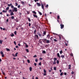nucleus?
Here are the masks:
<instances>
[{
	"label": "nucleus",
	"instance_id": "obj_48",
	"mask_svg": "<svg viewBox=\"0 0 79 79\" xmlns=\"http://www.w3.org/2000/svg\"><path fill=\"white\" fill-rule=\"evenodd\" d=\"M18 5V3H15V6H17Z\"/></svg>",
	"mask_w": 79,
	"mask_h": 79
},
{
	"label": "nucleus",
	"instance_id": "obj_39",
	"mask_svg": "<svg viewBox=\"0 0 79 79\" xmlns=\"http://www.w3.org/2000/svg\"><path fill=\"white\" fill-rule=\"evenodd\" d=\"M54 70H55V71H56V67H55L54 68Z\"/></svg>",
	"mask_w": 79,
	"mask_h": 79
},
{
	"label": "nucleus",
	"instance_id": "obj_17",
	"mask_svg": "<svg viewBox=\"0 0 79 79\" xmlns=\"http://www.w3.org/2000/svg\"><path fill=\"white\" fill-rule=\"evenodd\" d=\"M32 68L31 67H30L29 68V70L30 71H32Z\"/></svg>",
	"mask_w": 79,
	"mask_h": 79
},
{
	"label": "nucleus",
	"instance_id": "obj_22",
	"mask_svg": "<svg viewBox=\"0 0 79 79\" xmlns=\"http://www.w3.org/2000/svg\"><path fill=\"white\" fill-rule=\"evenodd\" d=\"M28 21H29V22H31V19H30V18H28Z\"/></svg>",
	"mask_w": 79,
	"mask_h": 79
},
{
	"label": "nucleus",
	"instance_id": "obj_41",
	"mask_svg": "<svg viewBox=\"0 0 79 79\" xmlns=\"http://www.w3.org/2000/svg\"><path fill=\"white\" fill-rule=\"evenodd\" d=\"M11 7L12 8H14V6L13 5H12L11 6Z\"/></svg>",
	"mask_w": 79,
	"mask_h": 79
},
{
	"label": "nucleus",
	"instance_id": "obj_10",
	"mask_svg": "<svg viewBox=\"0 0 79 79\" xmlns=\"http://www.w3.org/2000/svg\"><path fill=\"white\" fill-rule=\"evenodd\" d=\"M12 3H10V4H8L7 5L8 6H11L12 5Z\"/></svg>",
	"mask_w": 79,
	"mask_h": 79
},
{
	"label": "nucleus",
	"instance_id": "obj_20",
	"mask_svg": "<svg viewBox=\"0 0 79 79\" xmlns=\"http://www.w3.org/2000/svg\"><path fill=\"white\" fill-rule=\"evenodd\" d=\"M2 12H3V13H6V12H7V10H3Z\"/></svg>",
	"mask_w": 79,
	"mask_h": 79
},
{
	"label": "nucleus",
	"instance_id": "obj_37",
	"mask_svg": "<svg viewBox=\"0 0 79 79\" xmlns=\"http://www.w3.org/2000/svg\"><path fill=\"white\" fill-rule=\"evenodd\" d=\"M50 36L49 35H47V37H48V38H50Z\"/></svg>",
	"mask_w": 79,
	"mask_h": 79
},
{
	"label": "nucleus",
	"instance_id": "obj_8",
	"mask_svg": "<svg viewBox=\"0 0 79 79\" xmlns=\"http://www.w3.org/2000/svg\"><path fill=\"white\" fill-rule=\"evenodd\" d=\"M38 35H39V37H42V34H40V33H37Z\"/></svg>",
	"mask_w": 79,
	"mask_h": 79
},
{
	"label": "nucleus",
	"instance_id": "obj_54",
	"mask_svg": "<svg viewBox=\"0 0 79 79\" xmlns=\"http://www.w3.org/2000/svg\"><path fill=\"white\" fill-rule=\"evenodd\" d=\"M46 75H47V73H44V76H46Z\"/></svg>",
	"mask_w": 79,
	"mask_h": 79
},
{
	"label": "nucleus",
	"instance_id": "obj_9",
	"mask_svg": "<svg viewBox=\"0 0 79 79\" xmlns=\"http://www.w3.org/2000/svg\"><path fill=\"white\" fill-rule=\"evenodd\" d=\"M41 7L42 9H43V10H44V6L43 4H41Z\"/></svg>",
	"mask_w": 79,
	"mask_h": 79
},
{
	"label": "nucleus",
	"instance_id": "obj_47",
	"mask_svg": "<svg viewBox=\"0 0 79 79\" xmlns=\"http://www.w3.org/2000/svg\"><path fill=\"white\" fill-rule=\"evenodd\" d=\"M45 7H46V8H48V5H47L46 6H45Z\"/></svg>",
	"mask_w": 79,
	"mask_h": 79
},
{
	"label": "nucleus",
	"instance_id": "obj_50",
	"mask_svg": "<svg viewBox=\"0 0 79 79\" xmlns=\"http://www.w3.org/2000/svg\"><path fill=\"white\" fill-rule=\"evenodd\" d=\"M35 2H39V0H34Z\"/></svg>",
	"mask_w": 79,
	"mask_h": 79
},
{
	"label": "nucleus",
	"instance_id": "obj_62",
	"mask_svg": "<svg viewBox=\"0 0 79 79\" xmlns=\"http://www.w3.org/2000/svg\"><path fill=\"white\" fill-rule=\"evenodd\" d=\"M26 47H27V48L28 47V45H27V44L26 45Z\"/></svg>",
	"mask_w": 79,
	"mask_h": 79
},
{
	"label": "nucleus",
	"instance_id": "obj_5",
	"mask_svg": "<svg viewBox=\"0 0 79 79\" xmlns=\"http://www.w3.org/2000/svg\"><path fill=\"white\" fill-rule=\"evenodd\" d=\"M35 38H37V39H39V36L37 35H35Z\"/></svg>",
	"mask_w": 79,
	"mask_h": 79
},
{
	"label": "nucleus",
	"instance_id": "obj_15",
	"mask_svg": "<svg viewBox=\"0 0 79 79\" xmlns=\"http://www.w3.org/2000/svg\"><path fill=\"white\" fill-rule=\"evenodd\" d=\"M46 43H47V44H49V43H50V41L49 40H47Z\"/></svg>",
	"mask_w": 79,
	"mask_h": 79
},
{
	"label": "nucleus",
	"instance_id": "obj_31",
	"mask_svg": "<svg viewBox=\"0 0 79 79\" xmlns=\"http://www.w3.org/2000/svg\"><path fill=\"white\" fill-rule=\"evenodd\" d=\"M59 62H60V61H59V60H57L56 63H57V64H59Z\"/></svg>",
	"mask_w": 79,
	"mask_h": 79
},
{
	"label": "nucleus",
	"instance_id": "obj_6",
	"mask_svg": "<svg viewBox=\"0 0 79 79\" xmlns=\"http://www.w3.org/2000/svg\"><path fill=\"white\" fill-rule=\"evenodd\" d=\"M37 5L38 6H41V4H40L39 3L37 2Z\"/></svg>",
	"mask_w": 79,
	"mask_h": 79
},
{
	"label": "nucleus",
	"instance_id": "obj_33",
	"mask_svg": "<svg viewBox=\"0 0 79 79\" xmlns=\"http://www.w3.org/2000/svg\"><path fill=\"white\" fill-rule=\"evenodd\" d=\"M35 61L36 62H38V59H35Z\"/></svg>",
	"mask_w": 79,
	"mask_h": 79
},
{
	"label": "nucleus",
	"instance_id": "obj_43",
	"mask_svg": "<svg viewBox=\"0 0 79 79\" xmlns=\"http://www.w3.org/2000/svg\"><path fill=\"white\" fill-rule=\"evenodd\" d=\"M35 32H36V29H35V30L34 31V33L35 34H36V33H35Z\"/></svg>",
	"mask_w": 79,
	"mask_h": 79
},
{
	"label": "nucleus",
	"instance_id": "obj_12",
	"mask_svg": "<svg viewBox=\"0 0 79 79\" xmlns=\"http://www.w3.org/2000/svg\"><path fill=\"white\" fill-rule=\"evenodd\" d=\"M57 19H61V18H60V16L58 15L57 17Z\"/></svg>",
	"mask_w": 79,
	"mask_h": 79
},
{
	"label": "nucleus",
	"instance_id": "obj_4",
	"mask_svg": "<svg viewBox=\"0 0 79 79\" xmlns=\"http://www.w3.org/2000/svg\"><path fill=\"white\" fill-rule=\"evenodd\" d=\"M33 15L34 17L35 18H38V16H37V15L33 14Z\"/></svg>",
	"mask_w": 79,
	"mask_h": 79
},
{
	"label": "nucleus",
	"instance_id": "obj_52",
	"mask_svg": "<svg viewBox=\"0 0 79 79\" xmlns=\"http://www.w3.org/2000/svg\"><path fill=\"white\" fill-rule=\"evenodd\" d=\"M20 7H21V6H20V5H19L18 6V8H19Z\"/></svg>",
	"mask_w": 79,
	"mask_h": 79
},
{
	"label": "nucleus",
	"instance_id": "obj_64",
	"mask_svg": "<svg viewBox=\"0 0 79 79\" xmlns=\"http://www.w3.org/2000/svg\"><path fill=\"white\" fill-rule=\"evenodd\" d=\"M65 44L66 46H68V44L65 43Z\"/></svg>",
	"mask_w": 79,
	"mask_h": 79
},
{
	"label": "nucleus",
	"instance_id": "obj_53",
	"mask_svg": "<svg viewBox=\"0 0 79 79\" xmlns=\"http://www.w3.org/2000/svg\"><path fill=\"white\" fill-rule=\"evenodd\" d=\"M14 34L15 35H16V31H15L14 32Z\"/></svg>",
	"mask_w": 79,
	"mask_h": 79
},
{
	"label": "nucleus",
	"instance_id": "obj_61",
	"mask_svg": "<svg viewBox=\"0 0 79 79\" xmlns=\"http://www.w3.org/2000/svg\"><path fill=\"white\" fill-rule=\"evenodd\" d=\"M33 57H34V58L37 57V56L36 55H35L34 56H33Z\"/></svg>",
	"mask_w": 79,
	"mask_h": 79
},
{
	"label": "nucleus",
	"instance_id": "obj_35",
	"mask_svg": "<svg viewBox=\"0 0 79 79\" xmlns=\"http://www.w3.org/2000/svg\"><path fill=\"white\" fill-rule=\"evenodd\" d=\"M44 73H46L47 71H46V70H45V69H44Z\"/></svg>",
	"mask_w": 79,
	"mask_h": 79
},
{
	"label": "nucleus",
	"instance_id": "obj_49",
	"mask_svg": "<svg viewBox=\"0 0 79 79\" xmlns=\"http://www.w3.org/2000/svg\"><path fill=\"white\" fill-rule=\"evenodd\" d=\"M53 40H54V41H55V42H57V41H58L56 39H54Z\"/></svg>",
	"mask_w": 79,
	"mask_h": 79
},
{
	"label": "nucleus",
	"instance_id": "obj_63",
	"mask_svg": "<svg viewBox=\"0 0 79 79\" xmlns=\"http://www.w3.org/2000/svg\"><path fill=\"white\" fill-rule=\"evenodd\" d=\"M4 56V54H2V57H3Z\"/></svg>",
	"mask_w": 79,
	"mask_h": 79
},
{
	"label": "nucleus",
	"instance_id": "obj_34",
	"mask_svg": "<svg viewBox=\"0 0 79 79\" xmlns=\"http://www.w3.org/2000/svg\"><path fill=\"white\" fill-rule=\"evenodd\" d=\"M56 64V61L54 60V62L53 63V64Z\"/></svg>",
	"mask_w": 79,
	"mask_h": 79
},
{
	"label": "nucleus",
	"instance_id": "obj_3",
	"mask_svg": "<svg viewBox=\"0 0 79 79\" xmlns=\"http://www.w3.org/2000/svg\"><path fill=\"white\" fill-rule=\"evenodd\" d=\"M42 40L43 42H44V43H45L47 42V39H42Z\"/></svg>",
	"mask_w": 79,
	"mask_h": 79
},
{
	"label": "nucleus",
	"instance_id": "obj_2",
	"mask_svg": "<svg viewBox=\"0 0 79 79\" xmlns=\"http://www.w3.org/2000/svg\"><path fill=\"white\" fill-rule=\"evenodd\" d=\"M60 28L61 29H63L64 27V25L63 24V23H61L60 24Z\"/></svg>",
	"mask_w": 79,
	"mask_h": 79
},
{
	"label": "nucleus",
	"instance_id": "obj_24",
	"mask_svg": "<svg viewBox=\"0 0 79 79\" xmlns=\"http://www.w3.org/2000/svg\"><path fill=\"white\" fill-rule=\"evenodd\" d=\"M38 13L39 14H40V15H42V13L41 12H39V11H38Z\"/></svg>",
	"mask_w": 79,
	"mask_h": 79
},
{
	"label": "nucleus",
	"instance_id": "obj_38",
	"mask_svg": "<svg viewBox=\"0 0 79 79\" xmlns=\"http://www.w3.org/2000/svg\"><path fill=\"white\" fill-rule=\"evenodd\" d=\"M27 62L28 63H30V60H27Z\"/></svg>",
	"mask_w": 79,
	"mask_h": 79
},
{
	"label": "nucleus",
	"instance_id": "obj_28",
	"mask_svg": "<svg viewBox=\"0 0 79 79\" xmlns=\"http://www.w3.org/2000/svg\"><path fill=\"white\" fill-rule=\"evenodd\" d=\"M21 3L22 4H23H23H25V2L23 1H22Z\"/></svg>",
	"mask_w": 79,
	"mask_h": 79
},
{
	"label": "nucleus",
	"instance_id": "obj_36",
	"mask_svg": "<svg viewBox=\"0 0 79 79\" xmlns=\"http://www.w3.org/2000/svg\"><path fill=\"white\" fill-rule=\"evenodd\" d=\"M62 53H63V51H62V50H61L60 51V53L61 55V54H62Z\"/></svg>",
	"mask_w": 79,
	"mask_h": 79
},
{
	"label": "nucleus",
	"instance_id": "obj_51",
	"mask_svg": "<svg viewBox=\"0 0 79 79\" xmlns=\"http://www.w3.org/2000/svg\"><path fill=\"white\" fill-rule=\"evenodd\" d=\"M12 56H14V57H15V54H12Z\"/></svg>",
	"mask_w": 79,
	"mask_h": 79
},
{
	"label": "nucleus",
	"instance_id": "obj_14",
	"mask_svg": "<svg viewBox=\"0 0 79 79\" xmlns=\"http://www.w3.org/2000/svg\"><path fill=\"white\" fill-rule=\"evenodd\" d=\"M10 15L11 16H13V15H14V13H13V12H12L10 13Z\"/></svg>",
	"mask_w": 79,
	"mask_h": 79
},
{
	"label": "nucleus",
	"instance_id": "obj_59",
	"mask_svg": "<svg viewBox=\"0 0 79 79\" xmlns=\"http://www.w3.org/2000/svg\"><path fill=\"white\" fill-rule=\"evenodd\" d=\"M41 62H40L39 63V65H40V66H41Z\"/></svg>",
	"mask_w": 79,
	"mask_h": 79
},
{
	"label": "nucleus",
	"instance_id": "obj_58",
	"mask_svg": "<svg viewBox=\"0 0 79 79\" xmlns=\"http://www.w3.org/2000/svg\"><path fill=\"white\" fill-rule=\"evenodd\" d=\"M43 59L41 57H40V60H42Z\"/></svg>",
	"mask_w": 79,
	"mask_h": 79
},
{
	"label": "nucleus",
	"instance_id": "obj_18",
	"mask_svg": "<svg viewBox=\"0 0 79 79\" xmlns=\"http://www.w3.org/2000/svg\"><path fill=\"white\" fill-rule=\"evenodd\" d=\"M42 53H44V54H45V53H46V52L44 50L42 52Z\"/></svg>",
	"mask_w": 79,
	"mask_h": 79
},
{
	"label": "nucleus",
	"instance_id": "obj_30",
	"mask_svg": "<svg viewBox=\"0 0 79 79\" xmlns=\"http://www.w3.org/2000/svg\"><path fill=\"white\" fill-rule=\"evenodd\" d=\"M9 7L8 6L6 8V10H9Z\"/></svg>",
	"mask_w": 79,
	"mask_h": 79
},
{
	"label": "nucleus",
	"instance_id": "obj_46",
	"mask_svg": "<svg viewBox=\"0 0 79 79\" xmlns=\"http://www.w3.org/2000/svg\"><path fill=\"white\" fill-rule=\"evenodd\" d=\"M10 35H11V37H13V36H14V34L13 33Z\"/></svg>",
	"mask_w": 79,
	"mask_h": 79
},
{
	"label": "nucleus",
	"instance_id": "obj_23",
	"mask_svg": "<svg viewBox=\"0 0 79 79\" xmlns=\"http://www.w3.org/2000/svg\"><path fill=\"white\" fill-rule=\"evenodd\" d=\"M9 13H11V12H12V10H11V9L9 10Z\"/></svg>",
	"mask_w": 79,
	"mask_h": 79
},
{
	"label": "nucleus",
	"instance_id": "obj_27",
	"mask_svg": "<svg viewBox=\"0 0 79 79\" xmlns=\"http://www.w3.org/2000/svg\"><path fill=\"white\" fill-rule=\"evenodd\" d=\"M7 51H10V49H8V48H6Z\"/></svg>",
	"mask_w": 79,
	"mask_h": 79
},
{
	"label": "nucleus",
	"instance_id": "obj_60",
	"mask_svg": "<svg viewBox=\"0 0 79 79\" xmlns=\"http://www.w3.org/2000/svg\"><path fill=\"white\" fill-rule=\"evenodd\" d=\"M74 72L73 71H72L71 73V74H74Z\"/></svg>",
	"mask_w": 79,
	"mask_h": 79
},
{
	"label": "nucleus",
	"instance_id": "obj_21",
	"mask_svg": "<svg viewBox=\"0 0 79 79\" xmlns=\"http://www.w3.org/2000/svg\"><path fill=\"white\" fill-rule=\"evenodd\" d=\"M58 37H59V40H61V36L60 35H59Z\"/></svg>",
	"mask_w": 79,
	"mask_h": 79
},
{
	"label": "nucleus",
	"instance_id": "obj_40",
	"mask_svg": "<svg viewBox=\"0 0 79 79\" xmlns=\"http://www.w3.org/2000/svg\"><path fill=\"white\" fill-rule=\"evenodd\" d=\"M63 72L61 73H60V76H63Z\"/></svg>",
	"mask_w": 79,
	"mask_h": 79
},
{
	"label": "nucleus",
	"instance_id": "obj_42",
	"mask_svg": "<svg viewBox=\"0 0 79 79\" xmlns=\"http://www.w3.org/2000/svg\"><path fill=\"white\" fill-rule=\"evenodd\" d=\"M18 54V52H16L15 55V56H17Z\"/></svg>",
	"mask_w": 79,
	"mask_h": 79
},
{
	"label": "nucleus",
	"instance_id": "obj_55",
	"mask_svg": "<svg viewBox=\"0 0 79 79\" xmlns=\"http://www.w3.org/2000/svg\"><path fill=\"white\" fill-rule=\"evenodd\" d=\"M54 60L55 61H56V60H57V59L56 58H54Z\"/></svg>",
	"mask_w": 79,
	"mask_h": 79
},
{
	"label": "nucleus",
	"instance_id": "obj_16",
	"mask_svg": "<svg viewBox=\"0 0 79 79\" xmlns=\"http://www.w3.org/2000/svg\"><path fill=\"white\" fill-rule=\"evenodd\" d=\"M32 12H33L34 14H35V15H36V14H37V13H36V12H35V11H32Z\"/></svg>",
	"mask_w": 79,
	"mask_h": 79
},
{
	"label": "nucleus",
	"instance_id": "obj_26",
	"mask_svg": "<svg viewBox=\"0 0 79 79\" xmlns=\"http://www.w3.org/2000/svg\"><path fill=\"white\" fill-rule=\"evenodd\" d=\"M25 50H26V52H27V53H28L29 52V50L28 49H26Z\"/></svg>",
	"mask_w": 79,
	"mask_h": 79
},
{
	"label": "nucleus",
	"instance_id": "obj_57",
	"mask_svg": "<svg viewBox=\"0 0 79 79\" xmlns=\"http://www.w3.org/2000/svg\"><path fill=\"white\" fill-rule=\"evenodd\" d=\"M14 43L15 45H16V41H14Z\"/></svg>",
	"mask_w": 79,
	"mask_h": 79
},
{
	"label": "nucleus",
	"instance_id": "obj_44",
	"mask_svg": "<svg viewBox=\"0 0 79 79\" xmlns=\"http://www.w3.org/2000/svg\"><path fill=\"white\" fill-rule=\"evenodd\" d=\"M0 54L1 55H3V52H1Z\"/></svg>",
	"mask_w": 79,
	"mask_h": 79
},
{
	"label": "nucleus",
	"instance_id": "obj_7",
	"mask_svg": "<svg viewBox=\"0 0 79 79\" xmlns=\"http://www.w3.org/2000/svg\"><path fill=\"white\" fill-rule=\"evenodd\" d=\"M57 55L58 57L60 59L61 58V57H60V54L59 53H58L57 54Z\"/></svg>",
	"mask_w": 79,
	"mask_h": 79
},
{
	"label": "nucleus",
	"instance_id": "obj_1",
	"mask_svg": "<svg viewBox=\"0 0 79 79\" xmlns=\"http://www.w3.org/2000/svg\"><path fill=\"white\" fill-rule=\"evenodd\" d=\"M13 12H17L18 11V8L16 7H14L13 10H12Z\"/></svg>",
	"mask_w": 79,
	"mask_h": 79
},
{
	"label": "nucleus",
	"instance_id": "obj_29",
	"mask_svg": "<svg viewBox=\"0 0 79 79\" xmlns=\"http://www.w3.org/2000/svg\"><path fill=\"white\" fill-rule=\"evenodd\" d=\"M2 74H3V75H5V73L3 71H2Z\"/></svg>",
	"mask_w": 79,
	"mask_h": 79
},
{
	"label": "nucleus",
	"instance_id": "obj_13",
	"mask_svg": "<svg viewBox=\"0 0 79 79\" xmlns=\"http://www.w3.org/2000/svg\"><path fill=\"white\" fill-rule=\"evenodd\" d=\"M47 33V31H44L43 32V34L44 35H46V33Z\"/></svg>",
	"mask_w": 79,
	"mask_h": 79
},
{
	"label": "nucleus",
	"instance_id": "obj_32",
	"mask_svg": "<svg viewBox=\"0 0 79 79\" xmlns=\"http://www.w3.org/2000/svg\"><path fill=\"white\" fill-rule=\"evenodd\" d=\"M2 42H3V41L1 40H0V44H2Z\"/></svg>",
	"mask_w": 79,
	"mask_h": 79
},
{
	"label": "nucleus",
	"instance_id": "obj_45",
	"mask_svg": "<svg viewBox=\"0 0 79 79\" xmlns=\"http://www.w3.org/2000/svg\"><path fill=\"white\" fill-rule=\"evenodd\" d=\"M27 15H29V14H30V12H29V11H27Z\"/></svg>",
	"mask_w": 79,
	"mask_h": 79
},
{
	"label": "nucleus",
	"instance_id": "obj_19",
	"mask_svg": "<svg viewBox=\"0 0 79 79\" xmlns=\"http://www.w3.org/2000/svg\"><path fill=\"white\" fill-rule=\"evenodd\" d=\"M60 57H61V58H64V55H61L60 56Z\"/></svg>",
	"mask_w": 79,
	"mask_h": 79
},
{
	"label": "nucleus",
	"instance_id": "obj_56",
	"mask_svg": "<svg viewBox=\"0 0 79 79\" xmlns=\"http://www.w3.org/2000/svg\"><path fill=\"white\" fill-rule=\"evenodd\" d=\"M28 24H29V27H30V26H31V24L30 23H29Z\"/></svg>",
	"mask_w": 79,
	"mask_h": 79
},
{
	"label": "nucleus",
	"instance_id": "obj_25",
	"mask_svg": "<svg viewBox=\"0 0 79 79\" xmlns=\"http://www.w3.org/2000/svg\"><path fill=\"white\" fill-rule=\"evenodd\" d=\"M11 18L12 19H15V17L14 16H12Z\"/></svg>",
	"mask_w": 79,
	"mask_h": 79
},
{
	"label": "nucleus",
	"instance_id": "obj_11",
	"mask_svg": "<svg viewBox=\"0 0 79 79\" xmlns=\"http://www.w3.org/2000/svg\"><path fill=\"white\" fill-rule=\"evenodd\" d=\"M68 66L69 67L68 68V69H70L71 67V64H70V65H69Z\"/></svg>",
	"mask_w": 79,
	"mask_h": 79
}]
</instances>
